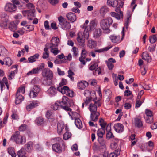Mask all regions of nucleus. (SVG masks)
<instances>
[{
  "label": "nucleus",
  "instance_id": "obj_1",
  "mask_svg": "<svg viewBox=\"0 0 157 157\" xmlns=\"http://www.w3.org/2000/svg\"><path fill=\"white\" fill-rule=\"evenodd\" d=\"M10 140L18 144H24L26 142L25 137L20 135L19 131H16L11 136Z\"/></svg>",
  "mask_w": 157,
  "mask_h": 157
},
{
  "label": "nucleus",
  "instance_id": "obj_2",
  "mask_svg": "<svg viewBox=\"0 0 157 157\" xmlns=\"http://www.w3.org/2000/svg\"><path fill=\"white\" fill-rule=\"evenodd\" d=\"M112 22V19L110 17L103 19L100 22V26L104 33H109L110 32L109 28Z\"/></svg>",
  "mask_w": 157,
  "mask_h": 157
},
{
  "label": "nucleus",
  "instance_id": "obj_3",
  "mask_svg": "<svg viewBox=\"0 0 157 157\" xmlns=\"http://www.w3.org/2000/svg\"><path fill=\"white\" fill-rule=\"evenodd\" d=\"M59 25L60 27L63 29L67 30L71 28V24L62 16L58 17Z\"/></svg>",
  "mask_w": 157,
  "mask_h": 157
},
{
  "label": "nucleus",
  "instance_id": "obj_4",
  "mask_svg": "<svg viewBox=\"0 0 157 157\" xmlns=\"http://www.w3.org/2000/svg\"><path fill=\"white\" fill-rule=\"evenodd\" d=\"M57 90L62 93L63 94H66L68 96L72 97L74 95V92L70 90L69 88L67 86H64L62 87H58Z\"/></svg>",
  "mask_w": 157,
  "mask_h": 157
},
{
  "label": "nucleus",
  "instance_id": "obj_5",
  "mask_svg": "<svg viewBox=\"0 0 157 157\" xmlns=\"http://www.w3.org/2000/svg\"><path fill=\"white\" fill-rule=\"evenodd\" d=\"M97 25V23L94 20H93L91 21L90 25L85 29L84 34L87 39L89 37V32L92 29L95 28Z\"/></svg>",
  "mask_w": 157,
  "mask_h": 157
},
{
  "label": "nucleus",
  "instance_id": "obj_6",
  "mask_svg": "<svg viewBox=\"0 0 157 157\" xmlns=\"http://www.w3.org/2000/svg\"><path fill=\"white\" fill-rule=\"evenodd\" d=\"M101 105L100 101L99 100L97 101L95 99L93 100V103L90 104L89 107V109L91 112L97 111V107L100 106Z\"/></svg>",
  "mask_w": 157,
  "mask_h": 157
},
{
  "label": "nucleus",
  "instance_id": "obj_7",
  "mask_svg": "<svg viewBox=\"0 0 157 157\" xmlns=\"http://www.w3.org/2000/svg\"><path fill=\"white\" fill-rule=\"evenodd\" d=\"M85 38L87 39H88V38L87 39L85 37L84 34V32H82L80 31L78 33L77 37V40L79 45L83 46L84 45Z\"/></svg>",
  "mask_w": 157,
  "mask_h": 157
},
{
  "label": "nucleus",
  "instance_id": "obj_8",
  "mask_svg": "<svg viewBox=\"0 0 157 157\" xmlns=\"http://www.w3.org/2000/svg\"><path fill=\"white\" fill-rule=\"evenodd\" d=\"M4 10L8 12L13 13L15 12L17 10V6L10 2L7 3L4 7Z\"/></svg>",
  "mask_w": 157,
  "mask_h": 157
},
{
  "label": "nucleus",
  "instance_id": "obj_9",
  "mask_svg": "<svg viewBox=\"0 0 157 157\" xmlns=\"http://www.w3.org/2000/svg\"><path fill=\"white\" fill-rule=\"evenodd\" d=\"M42 74L43 77L47 80H51L53 77L52 72L48 68L44 69L42 71Z\"/></svg>",
  "mask_w": 157,
  "mask_h": 157
},
{
  "label": "nucleus",
  "instance_id": "obj_10",
  "mask_svg": "<svg viewBox=\"0 0 157 157\" xmlns=\"http://www.w3.org/2000/svg\"><path fill=\"white\" fill-rule=\"evenodd\" d=\"M59 42V38L53 37L51 40L50 43L46 44V46L48 48L58 47Z\"/></svg>",
  "mask_w": 157,
  "mask_h": 157
},
{
  "label": "nucleus",
  "instance_id": "obj_11",
  "mask_svg": "<svg viewBox=\"0 0 157 157\" xmlns=\"http://www.w3.org/2000/svg\"><path fill=\"white\" fill-rule=\"evenodd\" d=\"M35 10L33 9L31 10H25L22 11V13L24 17H27V18L29 20H32L33 17H34V13Z\"/></svg>",
  "mask_w": 157,
  "mask_h": 157
},
{
  "label": "nucleus",
  "instance_id": "obj_12",
  "mask_svg": "<svg viewBox=\"0 0 157 157\" xmlns=\"http://www.w3.org/2000/svg\"><path fill=\"white\" fill-rule=\"evenodd\" d=\"M52 148L53 150L59 153H61L65 149V146L64 145L61 146L58 143H56L52 145Z\"/></svg>",
  "mask_w": 157,
  "mask_h": 157
},
{
  "label": "nucleus",
  "instance_id": "obj_13",
  "mask_svg": "<svg viewBox=\"0 0 157 157\" xmlns=\"http://www.w3.org/2000/svg\"><path fill=\"white\" fill-rule=\"evenodd\" d=\"M68 102V98L65 96H63L62 98V101H60L61 107L66 111H70L71 110L70 108L67 106Z\"/></svg>",
  "mask_w": 157,
  "mask_h": 157
},
{
  "label": "nucleus",
  "instance_id": "obj_14",
  "mask_svg": "<svg viewBox=\"0 0 157 157\" xmlns=\"http://www.w3.org/2000/svg\"><path fill=\"white\" fill-rule=\"evenodd\" d=\"M40 92V88L38 86L35 85L30 91L29 96L30 98H35L37 96Z\"/></svg>",
  "mask_w": 157,
  "mask_h": 157
},
{
  "label": "nucleus",
  "instance_id": "obj_15",
  "mask_svg": "<svg viewBox=\"0 0 157 157\" xmlns=\"http://www.w3.org/2000/svg\"><path fill=\"white\" fill-rule=\"evenodd\" d=\"M68 20L71 22L73 23L76 20V17L75 14L72 12H69L66 15Z\"/></svg>",
  "mask_w": 157,
  "mask_h": 157
},
{
  "label": "nucleus",
  "instance_id": "obj_16",
  "mask_svg": "<svg viewBox=\"0 0 157 157\" xmlns=\"http://www.w3.org/2000/svg\"><path fill=\"white\" fill-rule=\"evenodd\" d=\"M114 128L115 131L117 132H121L124 130V126L121 124L118 123L115 124L114 126Z\"/></svg>",
  "mask_w": 157,
  "mask_h": 157
},
{
  "label": "nucleus",
  "instance_id": "obj_17",
  "mask_svg": "<svg viewBox=\"0 0 157 157\" xmlns=\"http://www.w3.org/2000/svg\"><path fill=\"white\" fill-rule=\"evenodd\" d=\"M38 105V101H33L32 103H30L26 106V109L27 111H30L31 110Z\"/></svg>",
  "mask_w": 157,
  "mask_h": 157
},
{
  "label": "nucleus",
  "instance_id": "obj_18",
  "mask_svg": "<svg viewBox=\"0 0 157 157\" xmlns=\"http://www.w3.org/2000/svg\"><path fill=\"white\" fill-rule=\"evenodd\" d=\"M46 117L50 122H52L54 120V114L50 111H48L46 113Z\"/></svg>",
  "mask_w": 157,
  "mask_h": 157
},
{
  "label": "nucleus",
  "instance_id": "obj_19",
  "mask_svg": "<svg viewBox=\"0 0 157 157\" xmlns=\"http://www.w3.org/2000/svg\"><path fill=\"white\" fill-rule=\"evenodd\" d=\"M102 34V31L100 28L96 29L93 32V36L95 38H99Z\"/></svg>",
  "mask_w": 157,
  "mask_h": 157
},
{
  "label": "nucleus",
  "instance_id": "obj_20",
  "mask_svg": "<svg viewBox=\"0 0 157 157\" xmlns=\"http://www.w3.org/2000/svg\"><path fill=\"white\" fill-rule=\"evenodd\" d=\"M100 113L98 112H91L90 118L91 121H96L98 120V117Z\"/></svg>",
  "mask_w": 157,
  "mask_h": 157
},
{
  "label": "nucleus",
  "instance_id": "obj_21",
  "mask_svg": "<svg viewBox=\"0 0 157 157\" xmlns=\"http://www.w3.org/2000/svg\"><path fill=\"white\" fill-rule=\"evenodd\" d=\"M87 45L90 48L92 49L97 46V43L95 41L90 39L88 41Z\"/></svg>",
  "mask_w": 157,
  "mask_h": 157
},
{
  "label": "nucleus",
  "instance_id": "obj_22",
  "mask_svg": "<svg viewBox=\"0 0 157 157\" xmlns=\"http://www.w3.org/2000/svg\"><path fill=\"white\" fill-rule=\"evenodd\" d=\"M109 38L111 41L114 43H118L121 41L120 37L119 36L111 35L109 37Z\"/></svg>",
  "mask_w": 157,
  "mask_h": 157
},
{
  "label": "nucleus",
  "instance_id": "obj_23",
  "mask_svg": "<svg viewBox=\"0 0 157 157\" xmlns=\"http://www.w3.org/2000/svg\"><path fill=\"white\" fill-rule=\"evenodd\" d=\"M142 58L148 62L151 61V58L146 52H144L142 55Z\"/></svg>",
  "mask_w": 157,
  "mask_h": 157
},
{
  "label": "nucleus",
  "instance_id": "obj_24",
  "mask_svg": "<svg viewBox=\"0 0 157 157\" xmlns=\"http://www.w3.org/2000/svg\"><path fill=\"white\" fill-rule=\"evenodd\" d=\"M18 67V65H15L12 66V68H15V69L13 71H12L9 75L8 78L9 80H12L13 78L14 77L15 74L17 73Z\"/></svg>",
  "mask_w": 157,
  "mask_h": 157
},
{
  "label": "nucleus",
  "instance_id": "obj_25",
  "mask_svg": "<svg viewBox=\"0 0 157 157\" xmlns=\"http://www.w3.org/2000/svg\"><path fill=\"white\" fill-rule=\"evenodd\" d=\"M88 83L86 81H82L78 83V87L79 89H84L86 87L88 86Z\"/></svg>",
  "mask_w": 157,
  "mask_h": 157
},
{
  "label": "nucleus",
  "instance_id": "obj_26",
  "mask_svg": "<svg viewBox=\"0 0 157 157\" xmlns=\"http://www.w3.org/2000/svg\"><path fill=\"white\" fill-rule=\"evenodd\" d=\"M4 84H5L8 90L9 89V86L8 83L7 82V79L6 77H4L2 79V82L0 80V85L1 90L2 89L3 86H4Z\"/></svg>",
  "mask_w": 157,
  "mask_h": 157
},
{
  "label": "nucleus",
  "instance_id": "obj_27",
  "mask_svg": "<svg viewBox=\"0 0 157 157\" xmlns=\"http://www.w3.org/2000/svg\"><path fill=\"white\" fill-rule=\"evenodd\" d=\"M24 99L23 97L21 94L17 93L16 94V98L15 100V103L18 104L21 103Z\"/></svg>",
  "mask_w": 157,
  "mask_h": 157
},
{
  "label": "nucleus",
  "instance_id": "obj_28",
  "mask_svg": "<svg viewBox=\"0 0 157 157\" xmlns=\"http://www.w3.org/2000/svg\"><path fill=\"white\" fill-rule=\"evenodd\" d=\"M39 56V55L38 53H36L33 56H32L28 59V60L29 63H33L36 60Z\"/></svg>",
  "mask_w": 157,
  "mask_h": 157
},
{
  "label": "nucleus",
  "instance_id": "obj_29",
  "mask_svg": "<svg viewBox=\"0 0 157 157\" xmlns=\"http://www.w3.org/2000/svg\"><path fill=\"white\" fill-rule=\"evenodd\" d=\"M135 126L138 128L141 127L143 126L142 122L140 119L135 118L134 119Z\"/></svg>",
  "mask_w": 157,
  "mask_h": 157
},
{
  "label": "nucleus",
  "instance_id": "obj_30",
  "mask_svg": "<svg viewBox=\"0 0 157 157\" xmlns=\"http://www.w3.org/2000/svg\"><path fill=\"white\" fill-rule=\"evenodd\" d=\"M64 128V125L62 122L59 123L57 124V130L59 134H60Z\"/></svg>",
  "mask_w": 157,
  "mask_h": 157
},
{
  "label": "nucleus",
  "instance_id": "obj_31",
  "mask_svg": "<svg viewBox=\"0 0 157 157\" xmlns=\"http://www.w3.org/2000/svg\"><path fill=\"white\" fill-rule=\"evenodd\" d=\"M75 123L76 126L79 129L82 127V124L81 120L78 118L75 119Z\"/></svg>",
  "mask_w": 157,
  "mask_h": 157
},
{
  "label": "nucleus",
  "instance_id": "obj_32",
  "mask_svg": "<svg viewBox=\"0 0 157 157\" xmlns=\"http://www.w3.org/2000/svg\"><path fill=\"white\" fill-rule=\"evenodd\" d=\"M107 4L109 6L115 7L118 5V1L115 0H107Z\"/></svg>",
  "mask_w": 157,
  "mask_h": 157
},
{
  "label": "nucleus",
  "instance_id": "obj_33",
  "mask_svg": "<svg viewBox=\"0 0 157 157\" xmlns=\"http://www.w3.org/2000/svg\"><path fill=\"white\" fill-rule=\"evenodd\" d=\"M56 89L53 86L51 87L48 90V92L50 95H55L56 93Z\"/></svg>",
  "mask_w": 157,
  "mask_h": 157
},
{
  "label": "nucleus",
  "instance_id": "obj_34",
  "mask_svg": "<svg viewBox=\"0 0 157 157\" xmlns=\"http://www.w3.org/2000/svg\"><path fill=\"white\" fill-rule=\"evenodd\" d=\"M60 106L61 107V105L60 104V101H59L52 105L51 108L54 110H57Z\"/></svg>",
  "mask_w": 157,
  "mask_h": 157
},
{
  "label": "nucleus",
  "instance_id": "obj_35",
  "mask_svg": "<svg viewBox=\"0 0 157 157\" xmlns=\"http://www.w3.org/2000/svg\"><path fill=\"white\" fill-rule=\"evenodd\" d=\"M112 46H109L105 47L103 48L99 49H95L94 52H97L98 53L103 52L105 51H107L109 49H110L112 48Z\"/></svg>",
  "mask_w": 157,
  "mask_h": 157
},
{
  "label": "nucleus",
  "instance_id": "obj_36",
  "mask_svg": "<svg viewBox=\"0 0 157 157\" xmlns=\"http://www.w3.org/2000/svg\"><path fill=\"white\" fill-rule=\"evenodd\" d=\"M17 25L13 22H11L9 25V29L13 32H15L17 29Z\"/></svg>",
  "mask_w": 157,
  "mask_h": 157
},
{
  "label": "nucleus",
  "instance_id": "obj_37",
  "mask_svg": "<svg viewBox=\"0 0 157 157\" xmlns=\"http://www.w3.org/2000/svg\"><path fill=\"white\" fill-rule=\"evenodd\" d=\"M51 48V52L54 55H57L60 52V50H59L57 47L50 48Z\"/></svg>",
  "mask_w": 157,
  "mask_h": 157
},
{
  "label": "nucleus",
  "instance_id": "obj_38",
  "mask_svg": "<svg viewBox=\"0 0 157 157\" xmlns=\"http://www.w3.org/2000/svg\"><path fill=\"white\" fill-rule=\"evenodd\" d=\"M105 133L104 129H98L97 131V135L98 136V138H103V135Z\"/></svg>",
  "mask_w": 157,
  "mask_h": 157
},
{
  "label": "nucleus",
  "instance_id": "obj_39",
  "mask_svg": "<svg viewBox=\"0 0 157 157\" xmlns=\"http://www.w3.org/2000/svg\"><path fill=\"white\" fill-rule=\"evenodd\" d=\"M48 48H45L44 49V52L43 54L42 57L43 59H46L49 57Z\"/></svg>",
  "mask_w": 157,
  "mask_h": 157
},
{
  "label": "nucleus",
  "instance_id": "obj_40",
  "mask_svg": "<svg viewBox=\"0 0 157 157\" xmlns=\"http://www.w3.org/2000/svg\"><path fill=\"white\" fill-rule=\"evenodd\" d=\"M150 42L153 44L157 40V35H155L152 36H150L149 38Z\"/></svg>",
  "mask_w": 157,
  "mask_h": 157
},
{
  "label": "nucleus",
  "instance_id": "obj_41",
  "mask_svg": "<svg viewBox=\"0 0 157 157\" xmlns=\"http://www.w3.org/2000/svg\"><path fill=\"white\" fill-rule=\"evenodd\" d=\"M32 145L33 143L32 142H29L26 144V149L28 151H30L32 150Z\"/></svg>",
  "mask_w": 157,
  "mask_h": 157
},
{
  "label": "nucleus",
  "instance_id": "obj_42",
  "mask_svg": "<svg viewBox=\"0 0 157 157\" xmlns=\"http://www.w3.org/2000/svg\"><path fill=\"white\" fill-rule=\"evenodd\" d=\"M8 152L10 155L12 157H16V155L15 153L14 149L12 147H10L8 149Z\"/></svg>",
  "mask_w": 157,
  "mask_h": 157
},
{
  "label": "nucleus",
  "instance_id": "obj_43",
  "mask_svg": "<svg viewBox=\"0 0 157 157\" xmlns=\"http://www.w3.org/2000/svg\"><path fill=\"white\" fill-rule=\"evenodd\" d=\"M98 141L100 146H103L104 147H105L106 142L105 141L103 140V138H98Z\"/></svg>",
  "mask_w": 157,
  "mask_h": 157
},
{
  "label": "nucleus",
  "instance_id": "obj_44",
  "mask_svg": "<svg viewBox=\"0 0 157 157\" xmlns=\"http://www.w3.org/2000/svg\"><path fill=\"white\" fill-rule=\"evenodd\" d=\"M4 61L5 64L8 66H10L12 64V61L11 59L9 57H7L5 59Z\"/></svg>",
  "mask_w": 157,
  "mask_h": 157
},
{
  "label": "nucleus",
  "instance_id": "obj_45",
  "mask_svg": "<svg viewBox=\"0 0 157 157\" xmlns=\"http://www.w3.org/2000/svg\"><path fill=\"white\" fill-rule=\"evenodd\" d=\"M99 122L100 123V125L101 127L103 128V129H104L107 123L105 122L104 120L102 118L100 119L99 120Z\"/></svg>",
  "mask_w": 157,
  "mask_h": 157
},
{
  "label": "nucleus",
  "instance_id": "obj_46",
  "mask_svg": "<svg viewBox=\"0 0 157 157\" xmlns=\"http://www.w3.org/2000/svg\"><path fill=\"white\" fill-rule=\"evenodd\" d=\"M25 150L23 149H21L17 152V155L18 157H22L23 156H25Z\"/></svg>",
  "mask_w": 157,
  "mask_h": 157
},
{
  "label": "nucleus",
  "instance_id": "obj_47",
  "mask_svg": "<svg viewBox=\"0 0 157 157\" xmlns=\"http://www.w3.org/2000/svg\"><path fill=\"white\" fill-rule=\"evenodd\" d=\"M109 11L108 8L106 6H104L101 8L100 10V13L101 14H104Z\"/></svg>",
  "mask_w": 157,
  "mask_h": 157
},
{
  "label": "nucleus",
  "instance_id": "obj_48",
  "mask_svg": "<svg viewBox=\"0 0 157 157\" xmlns=\"http://www.w3.org/2000/svg\"><path fill=\"white\" fill-rule=\"evenodd\" d=\"M101 69L100 67H98L97 69L94 71L93 74L94 75H99L101 73Z\"/></svg>",
  "mask_w": 157,
  "mask_h": 157
},
{
  "label": "nucleus",
  "instance_id": "obj_49",
  "mask_svg": "<svg viewBox=\"0 0 157 157\" xmlns=\"http://www.w3.org/2000/svg\"><path fill=\"white\" fill-rule=\"evenodd\" d=\"M101 69L100 67H98L97 69L94 71L93 74L94 75H99L101 73Z\"/></svg>",
  "mask_w": 157,
  "mask_h": 157
},
{
  "label": "nucleus",
  "instance_id": "obj_50",
  "mask_svg": "<svg viewBox=\"0 0 157 157\" xmlns=\"http://www.w3.org/2000/svg\"><path fill=\"white\" fill-rule=\"evenodd\" d=\"M146 122L148 124H151L153 122V117H147L145 118Z\"/></svg>",
  "mask_w": 157,
  "mask_h": 157
},
{
  "label": "nucleus",
  "instance_id": "obj_51",
  "mask_svg": "<svg viewBox=\"0 0 157 157\" xmlns=\"http://www.w3.org/2000/svg\"><path fill=\"white\" fill-rule=\"evenodd\" d=\"M98 63H94L92 64L89 67V70L93 71L95 70L96 68L98 67Z\"/></svg>",
  "mask_w": 157,
  "mask_h": 157
},
{
  "label": "nucleus",
  "instance_id": "obj_52",
  "mask_svg": "<svg viewBox=\"0 0 157 157\" xmlns=\"http://www.w3.org/2000/svg\"><path fill=\"white\" fill-rule=\"evenodd\" d=\"M145 113L147 115L146 117H153L152 112L150 110L148 109H146Z\"/></svg>",
  "mask_w": 157,
  "mask_h": 157
},
{
  "label": "nucleus",
  "instance_id": "obj_53",
  "mask_svg": "<svg viewBox=\"0 0 157 157\" xmlns=\"http://www.w3.org/2000/svg\"><path fill=\"white\" fill-rule=\"evenodd\" d=\"M68 76L70 78L71 80L73 81L74 77L72 76L74 75V73L71 71V70H70L68 71Z\"/></svg>",
  "mask_w": 157,
  "mask_h": 157
},
{
  "label": "nucleus",
  "instance_id": "obj_54",
  "mask_svg": "<svg viewBox=\"0 0 157 157\" xmlns=\"http://www.w3.org/2000/svg\"><path fill=\"white\" fill-rule=\"evenodd\" d=\"M71 136V134L69 132H66L63 135V139L65 140H67L70 138Z\"/></svg>",
  "mask_w": 157,
  "mask_h": 157
},
{
  "label": "nucleus",
  "instance_id": "obj_55",
  "mask_svg": "<svg viewBox=\"0 0 157 157\" xmlns=\"http://www.w3.org/2000/svg\"><path fill=\"white\" fill-rule=\"evenodd\" d=\"M25 92V87L24 86H22L20 87L18 90L17 93L20 94H24Z\"/></svg>",
  "mask_w": 157,
  "mask_h": 157
},
{
  "label": "nucleus",
  "instance_id": "obj_56",
  "mask_svg": "<svg viewBox=\"0 0 157 157\" xmlns=\"http://www.w3.org/2000/svg\"><path fill=\"white\" fill-rule=\"evenodd\" d=\"M7 26V24L6 21H1L0 23V26L2 29H5Z\"/></svg>",
  "mask_w": 157,
  "mask_h": 157
},
{
  "label": "nucleus",
  "instance_id": "obj_57",
  "mask_svg": "<svg viewBox=\"0 0 157 157\" xmlns=\"http://www.w3.org/2000/svg\"><path fill=\"white\" fill-rule=\"evenodd\" d=\"M67 83V80L64 78H63L60 82L59 83L60 86L59 87H62V86L66 85Z\"/></svg>",
  "mask_w": 157,
  "mask_h": 157
},
{
  "label": "nucleus",
  "instance_id": "obj_58",
  "mask_svg": "<svg viewBox=\"0 0 157 157\" xmlns=\"http://www.w3.org/2000/svg\"><path fill=\"white\" fill-rule=\"evenodd\" d=\"M111 129H110V130L106 134V137L108 139H110L111 138H113L114 137L113 133L110 132Z\"/></svg>",
  "mask_w": 157,
  "mask_h": 157
},
{
  "label": "nucleus",
  "instance_id": "obj_59",
  "mask_svg": "<svg viewBox=\"0 0 157 157\" xmlns=\"http://www.w3.org/2000/svg\"><path fill=\"white\" fill-rule=\"evenodd\" d=\"M144 98L143 99V100L142 101L136 100V107H139L144 102Z\"/></svg>",
  "mask_w": 157,
  "mask_h": 157
},
{
  "label": "nucleus",
  "instance_id": "obj_60",
  "mask_svg": "<svg viewBox=\"0 0 157 157\" xmlns=\"http://www.w3.org/2000/svg\"><path fill=\"white\" fill-rule=\"evenodd\" d=\"M49 3L52 5H55L57 4L59 0H48Z\"/></svg>",
  "mask_w": 157,
  "mask_h": 157
},
{
  "label": "nucleus",
  "instance_id": "obj_61",
  "mask_svg": "<svg viewBox=\"0 0 157 157\" xmlns=\"http://www.w3.org/2000/svg\"><path fill=\"white\" fill-rule=\"evenodd\" d=\"M72 51L74 53L73 56H77L78 55V49L75 47H74L72 48Z\"/></svg>",
  "mask_w": 157,
  "mask_h": 157
},
{
  "label": "nucleus",
  "instance_id": "obj_62",
  "mask_svg": "<svg viewBox=\"0 0 157 157\" xmlns=\"http://www.w3.org/2000/svg\"><path fill=\"white\" fill-rule=\"evenodd\" d=\"M69 111V112H68V114L72 118L73 117H75V116L77 115L78 114V113L76 112H71V109Z\"/></svg>",
  "mask_w": 157,
  "mask_h": 157
},
{
  "label": "nucleus",
  "instance_id": "obj_63",
  "mask_svg": "<svg viewBox=\"0 0 157 157\" xmlns=\"http://www.w3.org/2000/svg\"><path fill=\"white\" fill-rule=\"evenodd\" d=\"M107 64V65L110 70H112L114 67V65L112 63L109 62H106Z\"/></svg>",
  "mask_w": 157,
  "mask_h": 157
},
{
  "label": "nucleus",
  "instance_id": "obj_64",
  "mask_svg": "<svg viewBox=\"0 0 157 157\" xmlns=\"http://www.w3.org/2000/svg\"><path fill=\"white\" fill-rule=\"evenodd\" d=\"M87 53V51L85 49H83L82 50L81 56L83 58H86V55Z\"/></svg>",
  "mask_w": 157,
  "mask_h": 157
}]
</instances>
